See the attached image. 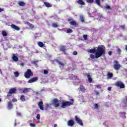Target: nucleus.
Segmentation results:
<instances>
[{
	"instance_id": "nucleus-1",
	"label": "nucleus",
	"mask_w": 127,
	"mask_h": 127,
	"mask_svg": "<svg viewBox=\"0 0 127 127\" xmlns=\"http://www.w3.org/2000/svg\"><path fill=\"white\" fill-rule=\"evenodd\" d=\"M105 47L103 45H99L98 46L97 49H96V53H95V58L98 59L101 56L105 55L106 54V50H105Z\"/></svg>"
},
{
	"instance_id": "nucleus-2",
	"label": "nucleus",
	"mask_w": 127,
	"mask_h": 127,
	"mask_svg": "<svg viewBox=\"0 0 127 127\" xmlns=\"http://www.w3.org/2000/svg\"><path fill=\"white\" fill-rule=\"evenodd\" d=\"M71 102L70 101H63L62 103L61 108L63 109H65V108H67V107H69L70 106H72L73 103H74V99H70Z\"/></svg>"
},
{
	"instance_id": "nucleus-3",
	"label": "nucleus",
	"mask_w": 127,
	"mask_h": 127,
	"mask_svg": "<svg viewBox=\"0 0 127 127\" xmlns=\"http://www.w3.org/2000/svg\"><path fill=\"white\" fill-rule=\"evenodd\" d=\"M33 76V72L31 71V69H28L27 71L24 73V77L27 79H29L30 77Z\"/></svg>"
},
{
	"instance_id": "nucleus-4",
	"label": "nucleus",
	"mask_w": 127,
	"mask_h": 127,
	"mask_svg": "<svg viewBox=\"0 0 127 127\" xmlns=\"http://www.w3.org/2000/svg\"><path fill=\"white\" fill-rule=\"evenodd\" d=\"M52 105L54 106L55 108H58L60 106V103H59V100L57 98H55L52 102Z\"/></svg>"
},
{
	"instance_id": "nucleus-5",
	"label": "nucleus",
	"mask_w": 127,
	"mask_h": 127,
	"mask_svg": "<svg viewBox=\"0 0 127 127\" xmlns=\"http://www.w3.org/2000/svg\"><path fill=\"white\" fill-rule=\"evenodd\" d=\"M115 86H116V87L120 88V89L125 88V84H123V83L122 82V81H117L116 83H115Z\"/></svg>"
},
{
	"instance_id": "nucleus-6",
	"label": "nucleus",
	"mask_w": 127,
	"mask_h": 127,
	"mask_svg": "<svg viewBox=\"0 0 127 127\" xmlns=\"http://www.w3.org/2000/svg\"><path fill=\"white\" fill-rule=\"evenodd\" d=\"M16 93V89L12 88L9 90V91L7 92V97H11L12 94H15Z\"/></svg>"
},
{
	"instance_id": "nucleus-7",
	"label": "nucleus",
	"mask_w": 127,
	"mask_h": 127,
	"mask_svg": "<svg viewBox=\"0 0 127 127\" xmlns=\"http://www.w3.org/2000/svg\"><path fill=\"white\" fill-rule=\"evenodd\" d=\"M75 121L76 122L77 124L79 125V126H81L83 127L84 126V124H83V121L80 118H78L77 116H75Z\"/></svg>"
},
{
	"instance_id": "nucleus-8",
	"label": "nucleus",
	"mask_w": 127,
	"mask_h": 127,
	"mask_svg": "<svg viewBox=\"0 0 127 127\" xmlns=\"http://www.w3.org/2000/svg\"><path fill=\"white\" fill-rule=\"evenodd\" d=\"M115 64L113 65L114 68L115 70H120L121 69V64H119V63L117 61H115Z\"/></svg>"
},
{
	"instance_id": "nucleus-9",
	"label": "nucleus",
	"mask_w": 127,
	"mask_h": 127,
	"mask_svg": "<svg viewBox=\"0 0 127 127\" xmlns=\"http://www.w3.org/2000/svg\"><path fill=\"white\" fill-rule=\"evenodd\" d=\"M11 28H12V29H15V30H16L17 31H19V30H20V28L13 24H12L10 25Z\"/></svg>"
},
{
	"instance_id": "nucleus-10",
	"label": "nucleus",
	"mask_w": 127,
	"mask_h": 127,
	"mask_svg": "<svg viewBox=\"0 0 127 127\" xmlns=\"http://www.w3.org/2000/svg\"><path fill=\"white\" fill-rule=\"evenodd\" d=\"M37 81H38V77H35L29 79L28 83H34V82H37Z\"/></svg>"
},
{
	"instance_id": "nucleus-11",
	"label": "nucleus",
	"mask_w": 127,
	"mask_h": 127,
	"mask_svg": "<svg viewBox=\"0 0 127 127\" xmlns=\"http://www.w3.org/2000/svg\"><path fill=\"white\" fill-rule=\"evenodd\" d=\"M38 106L40 108V110H41L42 111L44 110V107H44L43 102L40 101L38 104Z\"/></svg>"
},
{
	"instance_id": "nucleus-12",
	"label": "nucleus",
	"mask_w": 127,
	"mask_h": 127,
	"mask_svg": "<svg viewBox=\"0 0 127 127\" xmlns=\"http://www.w3.org/2000/svg\"><path fill=\"white\" fill-rule=\"evenodd\" d=\"M85 76H86V77H87V78H88V81L89 82V83H92V82H93V78L91 77V75H90V74L85 73Z\"/></svg>"
},
{
	"instance_id": "nucleus-13",
	"label": "nucleus",
	"mask_w": 127,
	"mask_h": 127,
	"mask_svg": "<svg viewBox=\"0 0 127 127\" xmlns=\"http://www.w3.org/2000/svg\"><path fill=\"white\" fill-rule=\"evenodd\" d=\"M31 90V88H25L22 90V93H23V94H26V93H28V92H30Z\"/></svg>"
},
{
	"instance_id": "nucleus-14",
	"label": "nucleus",
	"mask_w": 127,
	"mask_h": 127,
	"mask_svg": "<svg viewBox=\"0 0 127 127\" xmlns=\"http://www.w3.org/2000/svg\"><path fill=\"white\" fill-rule=\"evenodd\" d=\"M75 125V123L72 120H69L67 122V125L68 127H73Z\"/></svg>"
},
{
	"instance_id": "nucleus-15",
	"label": "nucleus",
	"mask_w": 127,
	"mask_h": 127,
	"mask_svg": "<svg viewBox=\"0 0 127 127\" xmlns=\"http://www.w3.org/2000/svg\"><path fill=\"white\" fill-rule=\"evenodd\" d=\"M76 3H78V4H79L80 5H85L86 3L83 1V0H77L76 1Z\"/></svg>"
},
{
	"instance_id": "nucleus-16",
	"label": "nucleus",
	"mask_w": 127,
	"mask_h": 127,
	"mask_svg": "<svg viewBox=\"0 0 127 127\" xmlns=\"http://www.w3.org/2000/svg\"><path fill=\"white\" fill-rule=\"evenodd\" d=\"M69 24L70 25H72L73 26L77 27L78 26V23L75 21H71L69 22Z\"/></svg>"
},
{
	"instance_id": "nucleus-17",
	"label": "nucleus",
	"mask_w": 127,
	"mask_h": 127,
	"mask_svg": "<svg viewBox=\"0 0 127 127\" xmlns=\"http://www.w3.org/2000/svg\"><path fill=\"white\" fill-rule=\"evenodd\" d=\"M56 63H58V64H59V65H60V66H61L62 67H64V64L63 63L59 61V60L57 59L56 60Z\"/></svg>"
},
{
	"instance_id": "nucleus-18",
	"label": "nucleus",
	"mask_w": 127,
	"mask_h": 127,
	"mask_svg": "<svg viewBox=\"0 0 127 127\" xmlns=\"http://www.w3.org/2000/svg\"><path fill=\"white\" fill-rule=\"evenodd\" d=\"M12 59L13 61H14V62H17V61H18V58L16 57V56H15L14 54H13Z\"/></svg>"
},
{
	"instance_id": "nucleus-19",
	"label": "nucleus",
	"mask_w": 127,
	"mask_h": 127,
	"mask_svg": "<svg viewBox=\"0 0 127 127\" xmlns=\"http://www.w3.org/2000/svg\"><path fill=\"white\" fill-rule=\"evenodd\" d=\"M107 76L108 79H112L114 77V74L112 72H108Z\"/></svg>"
},
{
	"instance_id": "nucleus-20",
	"label": "nucleus",
	"mask_w": 127,
	"mask_h": 127,
	"mask_svg": "<svg viewBox=\"0 0 127 127\" xmlns=\"http://www.w3.org/2000/svg\"><path fill=\"white\" fill-rule=\"evenodd\" d=\"M79 89L81 92H83V93H85V92H86V89H85V87L83 85H80Z\"/></svg>"
},
{
	"instance_id": "nucleus-21",
	"label": "nucleus",
	"mask_w": 127,
	"mask_h": 127,
	"mask_svg": "<svg viewBox=\"0 0 127 127\" xmlns=\"http://www.w3.org/2000/svg\"><path fill=\"white\" fill-rule=\"evenodd\" d=\"M60 51H62V52H66V47L63 46H61L60 49Z\"/></svg>"
},
{
	"instance_id": "nucleus-22",
	"label": "nucleus",
	"mask_w": 127,
	"mask_h": 127,
	"mask_svg": "<svg viewBox=\"0 0 127 127\" xmlns=\"http://www.w3.org/2000/svg\"><path fill=\"white\" fill-rule=\"evenodd\" d=\"M44 4L46 6V7H52V4L47 2H44Z\"/></svg>"
},
{
	"instance_id": "nucleus-23",
	"label": "nucleus",
	"mask_w": 127,
	"mask_h": 127,
	"mask_svg": "<svg viewBox=\"0 0 127 127\" xmlns=\"http://www.w3.org/2000/svg\"><path fill=\"white\" fill-rule=\"evenodd\" d=\"M20 100L21 102H25L26 101V99H25V96H24L23 95H21Z\"/></svg>"
},
{
	"instance_id": "nucleus-24",
	"label": "nucleus",
	"mask_w": 127,
	"mask_h": 127,
	"mask_svg": "<svg viewBox=\"0 0 127 127\" xmlns=\"http://www.w3.org/2000/svg\"><path fill=\"white\" fill-rule=\"evenodd\" d=\"M7 107L9 110H11L13 107L12 103L11 102H8Z\"/></svg>"
},
{
	"instance_id": "nucleus-25",
	"label": "nucleus",
	"mask_w": 127,
	"mask_h": 127,
	"mask_svg": "<svg viewBox=\"0 0 127 127\" xmlns=\"http://www.w3.org/2000/svg\"><path fill=\"white\" fill-rule=\"evenodd\" d=\"M79 18L81 22H85V18L83 15H80Z\"/></svg>"
},
{
	"instance_id": "nucleus-26",
	"label": "nucleus",
	"mask_w": 127,
	"mask_h": 127,
	"mask_svg": "<svg viewBox=\"0 0 127 127\" xmlns=\"http://www.w3.org/2000/svg\"><path fill=\"white\" fill-rule=\"evenodd\" d=\"M18 4L20 6H24L25 3L22 1H20L18 2Z\"/></svg>"
},
{
	"instance_id": "nucleus-27",
	"label": "nucleus",
	"mask_w": 127,
	"mask_h": 127,
	"mask_svg": "<svg viewBox=\"0 0 127 127\" xmlns=\"http://www.w3.org/2000/svg\"><path fill=\"white\" fill-rule=\"evenodd\" d=\"M2 36H3V37H5L6 36H7V33L6 32V31L3 30L2 31Z\"/></svg>"
},
{
	"instance_id": "nucleus-28",
	"label": "nucleus",
	"mask_w": 127,
	"mask_h": 127,
	"mask_svg": "<svg viewBox=\"0 0 127 127\" xmlns=\"http://www.w3.org/2000/svg\"><path fill=\"white\" fill-rule=\"evenodd\" d=\"M38 45L39 47H43L44 46V44L42 42H38Z\"/></svg>"
},
{
	"instance_id": "nucleus-29",
	"label": "nucleus",
	"mask_w": 127,
	"mask_h": 127,
	"mask_svg": "<svg viewBox=\"0 0 127 127\" xmlns=\"http://www.w3.org/2000/svg\"><path fill=\"white\" fill-rule=\"evenodd\" d=\"M27 24L29 26V27H31V28H34V25L31 23H30L29 22H27Z\"/></svg>"
},
{
	"instance_id": "nucleus-30",
	"label": "nucleus",
	"mask_w": 127,
	"mask_h": 127,
	"mask_svg": "<svg viewBox=\"0 0 127 127\" xmlns=\"http://www.w3.org/2000/svg\"><path fill=\"white\" fill-rule=\"evenodd\" d=\"M89 52L92 54L96 53V50L95 49H90Z\"/></svg>"
},
{
	"instance_id": "nucleus-31",
	"label": "nucleus",
	"mask_w": 127,
	"mask_h": 127,
	"mask_svg": "<svg viewBox=\"0 0 127 127\" xmlns=\"http://www.w3.org/2000/svg\"><path fill=\"white\" fill-rule=\"evenodd\" d=\"M52 26L55 28H57V27H58V25L57 24V23H53L52 24Z\"/></svg>"
},
{
	"instance_id": "nucleus-32",
	"label": "nucleus",
	"mask_w": 127,
	"mask_h": 127,
	"mask_svg": "<svg viewBox=\"0 0 127 127\" xmlns=\"http://www.w3.org/2000/svg\"><path fill=\"white\" fill-rule=\"evenodd\" d=\"M14 75L15 77H16V78H17V77H18V76H19V73H18V72H17V71H15L14 72Z\"/></svg>"
},
{
	"instance_id": "nucleus-33",
	"label": "nucleus",
	"mask_w": 127,
	"mask_h": 127,
	"mask_svg": "<svg viewBox=\"0 0 127 127\" xmlns=\"http://www.w3.org/2000/svg\"><path fill=\"white\" fill-rule=\"evenodd\" d=\"M66 32L67 33H72V32H73V30L71 29H67L66 30Z\"/></svg>"
},
{
	"instance_id": "nucleus-34",
	"label": "nucleus",
	"mask_w": 127,
	"mask_h": 127,
	"mask_svg": "<svg viewBox=\"0 0 127 127\" xmlns=\"http://www.w3.org/2000/svg\"><path fill=\"white\" fill-rule=\"evenodd\" d=\"M100 0H95V2L97 3V5H101Z\"/></svg>"
},
{
	"instance_id": "nucleus-35",
	"label": "nucleus",
	"mask_w": 127,
	"mask_h": 127,
	"mask_svg": "<svg viewBox=\"0 0 127 127\" xmlns=\"http://www.w3.org/2000/svg\"><path fill=\"white\" fill-rule=\"evenodd\" d=\"M90 58H91V59H95L96 58V56L91 54L90 55Z\"/></svg>"
},
{
	"instance_id": "nucleus-36",
	"label": "nucleus",
	"mask_w": 127,
	"mask_h": 127,
	"mask_svg": "<svg viewBox=\"0 0 127 127\" xmlns=\"http://www.w3.org/2000/svg\"><path fill=\"white\" fill-rule=\"evenodd\" d=\"M86 2L88 3H93V2H94V0H86Z\"/></svg>"
},
{
	"instance_id": "nucleus-37",
	"label": "nucleus",
	"mask_w": 127,
	"mask_h": 127,
	"mask_svg": "<svg viewBox=\"0 0 127 127\" xmlns=\"http://www.w3.org/2000/svg\"><path fill=\"white\" fill-rule=\"evenodd\" d=\"M37 62H38V61H33V62H32L31 63L33 65H35L36 66H37Z\"/></svg>"
},
{
	"instance_id": "nucleus-38",
	"label": "nucleus",
	"mask_w": 127,
	"mask_h": 127,
	"mask_svg": "<svg viewBox=\"0 0 127 127\" xmlns=\"http://www.w3.org/2000/svg\"><path fill=\"white\" fill-rule=\"evenodd\" d=\"M117 52H118L119 55H121V53H122V50L120 48H118L117 50Z\"/></svg>"
},
{
	"instance_id": "nucleus-39",
	"label": "nucleus",
	"mask_w": 127,
	"mask_h": 127,
	"mask_svg": "<svg viewBox=\"0 0 127 127\" xmlns=\"http://www.w3.org/2000/svg\"><path fill=\"white\" fill-rule=\"evenodd\" d=\"M97 89H102V86L101 84H97L95 86Z\"/></svg>"
},
{
	"instance_id": "nucleus-40",
	"label": "nucleus",
	"mask_w": 127,
	"mask_h": 127,
	"mask_svg": "<svg viewBox=\"0 0 127 127\" xmlns=\"http://www.w3.org/2000/svg\"><path fill=\"white\" fill-rule=\"evenodd\" d=\"M83 37L84 40H87L88 39V36L87 35H83Z\"/></svg>"
},
{
	"instance_id": "nucleus-41",
	"label": "nucleus",
	"mask_w": 127,
	"mask_h": 127,
	"mask_svg": "<svg viewBox=\"0 0 127 127\" xmlns=\"http://www.w3.org/2000/svg\"><path fill=\"white\" fill-rule=\"evenodd\" d=\"M94 109H99V105L97 104H94Z\"/></svg>"
},
{
	"instance_id": "nucleus-42",
	"label": "nucleus",
	"mask_w": 127,
	"mask_h": 127,
	"mask_svg": "<svg viewBox=\"0 0 127 127\" xmlns=\"http://www.w3.org/2000/svg\"><path fill=\"white\" fill-rule=\"evenodd\" d=\"M37 120H40V114H37L36 116Z\"/></svg>"
},
{
	"instance_id": "nucleus-43",
	"label": "nucleus",
	"mask_w": 127,
	"mask_h": 127,
	"mask_svg": "<svg viewBox=\"0 0 127 127\" xmlns=\"http://www.w3.org/2000/svg\"><path fill=\"white\" fill-rule=\"evenodd\" d=\"M120 115H124V116H126V115H127V113H126V112H120L119 113Z\"/></svg>"
},
{
	"instance_id": "nucleus-44",
	"label": "nucleus",
	"mask_w": 127,
	"mask_h": 127,
	"mask_svg": "<svg viewBox=\"0 0 127 127\" xmlns=\"http://www.w3.org/2000/svg\"><path fill=\"white\" fill-rule=\"evenodd\" d=\"M12 102H13L14 103L15 102H17V99L15 98H13L12 100Z\"/></svg>"
},
{
	"instance_id": "nucleus-45",
	"label": "nucleus",
	"mask_w": 127,
	"mask_h": 127,
	"mask_svg": "<svg viewBox=\"0 0 127 127\" xmlns=\"http://www.w3.org/2000/svg\"><path fill=\"white\" fill-rule=\"evenodd\" d=\"M48 73V70H46V69H45L44 70V74H45V75H46L47 74V73Z\"/></svg>"
},
{
	"instance_id": "nucleus-46",
	"label": "nucleus",
	"mask_w": 127,
	"mask_h": 127,
	"mask_svg": "<svg viewBox=\"0 0 127 127\" xmlns=\"http://www.w3.org/2000/svg\"><path fill=\"white\" fill-rule=\"evenodd\" d=\"M30 127H35V124H32V123H31V124H30Z\"/></svg>"
},
{
	"instance_id": "nucleus-47",
	"label": "nucleus",
	"mask_w": 127,
	"mask_h": 127,
	"mask_svg": "<svg viewBox=\"0 0 127 127\" xmlns=\"http://www.w3.org/2000/svg\"><path fill=\"white\" fill-rule=\"evenodd\" d=\"M120 27H121V28H122L123 29H125V28H126V26H125V25H121V26H120Z\"/></svg>"
},
{
	"instance_id": "nucleus-48",
	"label": "nucleus",
	"mask_w": 127,
	"mask_h": 127,
	"mask_svg": "<svg viewBox=\"0 0 127 127\" xmlns=\"http://www.w3.org/2000/svg\"><path fill=\"white\" fill-rule=\"evenodd\" d=\"M106 9H111V6H110L109 5H107L106 6Z\"/></svg>"
},
{
	"instance_id": "nucleus-49",
	"label": "nucleus",
	"mask_w": 127,
	"mask_h": 127,
	"mask_svg": "<svg viewBox=\"0 0 127 127\" xmlns=\"http://www.w3.org/2000/svg\"><path fill=\"white\" fill-rule=\"evenodd\" d=\"M78 53L76 51L73 52V55H77Z\"/></svg>"
},
{
	"instance_id": "nucleus-50",
	"label": "nucleus",
	"mask_w": 127,
	"mask_h": 127,
	"mask_svg": "<svg viewBox=\"0 0 127 127\" xmlns=\"http://www.w3.org/2000/svg\"><path fill=\"white\" fill-rule=\"evenodd\" d=\"M20 66H22V67L24 66V64L23 63H20Z\"/></svg>"
},
{
	"instance_id": "nucleus-51",
	"label": "nucleus",
	"mask_w": 127,
	"mask_h": 127,
	"mask_svg": "<svg viewBox=\"0 0 127 127\" xmlns=\"http://www.w3.org/2000/svg\"><path fill=\"white\" fill-rule=\"evenodd\" d=\"M46 109L47 110V109H48V108H49V104H46Z\"/></svg>"
},
{
	"instance_id": "nucleus-52",
	"label": "nucleus",
	"mask_w": 127,
	"mask_h": 127,
	"mask_svg": "<svg viewBox=\"0 0 127 127\" xmlns=\"http://www.w3.org/2000/svg\"><path fill=\"white\" fill-rule=\"evenodd\" d=\"M72 20H73V19L72 18L67 19V21H68V22H70V21H72Z\"/></svg>"
},
{
	"instance_id": "nucleus-53",
	"label": "nucleus",
	"mask_w": 127,
	"mask_h": 127,
	"mask_svg": "<svg viewBox=\"0 0 127 127\" xmlns=\"http://www.w3.org/2000/svg\"><path fill=\"white\" fill-rule=\"evenodd\" d=\"M1 11H4V8H0V12H1Z\"/></svg>"
},
{
	"instance_id": "nucleus-54",
	"label": "nucleus",
	"mask_w": 127,
	"mask_h": 127,
	"mask_svg": "<svg viewBox=\"0 0 127 127\" xmlns=\"http://www.w3.org/2000/svg\"><path fill=\"white\" fill-rule=\"evenodd\" d=\"M95 93L97 96H99L100 95V93L98 91H96Z\"/></svg>"
},
{
	"instance_id": "nucleus-55",
	"label": "nucleus",
	"mask_w": 127,
	"mask_h": 127,
	"mask_svg": "<svg viewBox=\"0 0 127 127\" xmlns=\"http://www.w3.org/2000/svg\"><path fill=\"white\" fill-rule=\"evenodd\" d=\"M112 51H109V52H108V54H109V55L110 56H111V55H112Z\"/></svg>"
},
{
	"instance_id": "nucleus-56",
	"label": "nucleus",
	"mask_w": 127,
	"mask_h": 127,
	"mask_svg": "<svg viewBox=\"0 0 127 127\" xmlns=\"http://www.w3.org/2000/svg\"><path fill=\"white\" fill-rule=\"evenodd\" d=\"M108 90V91H112V87H109Z\"/></svg>"
},
{
	"instance_id": "nucleus-57",
	"label": "nucleus",
	"mask_w": 127,
	"mask_h": 127,
	"mask_svg": "<svg viewBox=\"0 0 127 127\" xmlns=\"http://www.w3.org/2000/svg\"><path fill=\"white\" fill-rule=\"evenodd\" d=\"M17 116H21V113L19 112L17 113Z\"/></svg>"
},
{
	"instance_id": "nucleus-58",
	"label": "nucleus",
	"mask_w": 127,
	"mask_h": 127,
	"mask_svg": "<svg viewBox=\"0 0 127 127\" xmlns=\"http://www.w3.org/2000/svg\"><path fill=\"white\" fill-rule=\"evenodd\" d=\"M125 50L127 51V45L125 46Z\"/></svg>"
},
{
	"instance_id": "nucleus-59",
	"label": "nucleus",
	"mask_w": 127,
	"mask_h": 127,
	"mask_svg": "<svg viewBox=\"0 0 127 127\" xmlns=\"http://www.w3.org/2000/svg\"><path fill=\"white\" fill-rule=\"evenodd\" d=\"M58 127L57 124H55L54 126V127Z\"/></svg>"
},
{
	"instance_id": "nucleus-60",
	"label": "nucleus",
	"mask_w": 127,
	"mask_h": 127,
	"mask_svg": "<svg viewBox=\"0 0 127 127\" xmlns=\"http://www.w3.org/2000/svg\"><path fill=\"white\" fill-rule=\"evenodd\" d=\"M0 102H1V99H0Z\"/></svg>"
},
{
	"instance_id": "nucleus-61",
	"label": "nucleus",
	"mask_w": 127,
	"mask_h": 127,
	"mask_svg": "<svg viewBox=\"0 0 127 127\" xmlns=\"http://www.w3.org/2000/svg\"><path fill=\"white\" fill-rule=\"evenodd\" d=\"M15 126H16V123H15Z\"/></svg>"
},
{
	"instance_id": "nucleus-62",
	"label": "nucleus",
	"mask_w": 127,
	"mask_h": 127,
	"mask_svg": "<svg viewBox=\"0 0 127 127\" xmlns=\"http://www.w3.org/2000/svg\"><path fill=\"white\" fill-rule=\"evenodd\" d=\"M38 92H36V94H38Z\"/></svg>"
},
{
	"instance_id": "nucleus-63",
	"label": "nucleus",
	"mask_w": 127,
	"mask_h": 127,
	"mask_svg": "<svg viewBox=\"0 0 127 127\" xmlns=\"http://www.w3.org/2000/svg\"><path fill=\"white\" fill-rule=\"evenodd\" d=\"M36 35H37V34H36Z\"/></svg>"
}]
</instances>
